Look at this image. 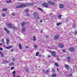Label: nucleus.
I'll list each match as a JSON object with an SVG mask.
<instances>
[{
	"mask_svg": "<svg viewBox=\"0 0 77 77\" xmlns=\"http://www.w3.org/2000/svg\"><path fill=\"white\" fill-rule=\"evenodd\" d=\"M34 17L36 19H40V17L38 16V13L36 12H35L33 13Z\"/></svg>",
	"mask_w": 77,
	"mask_h": 77,
	"instance_id": "obj_1",
	"label": "nucleus"
},
{
	"mask_svg": "<svg viewBox=\"0 0 77 77\" xmlns=\"http://www.w3.org/2000/svg\"><path fill=\"white\" fill-rule=\"evenodd\" d=\"M15 8H25L24 4H21L20 5H17L16 6Z\"/></svg>",
	"mask_w": 77,
	"mask_h": 77,
	"instance_id": "obj_2",
	"label": "nucleus"
},
{
	"mask_svg": "<svg viewBox=\"0 0 77 77\" xmlns=\"http://www.w3.org/2000/svg\"><path fill=\"white\" fill-rule=\"evenodd\" d=\"M42 5L46 8H49V5L47 3L45 2L42 4Z\"/></svg>",
	"mask_w": 77,
	"mask_h": 77,
	"instance_id": "obj_3",
	"label": "nucleus"
},
{
	"mask_svg": "<svg viewBox=\"0 0 77 77\" xmlns=\"http://www.w3.org/2000/svg\"><path fill=\"white\" fill-rule=\"evenodd\" d=\"M48 3L49 5H52V6H54L55 5V3L51 1H49L48 2Z\"/></svg>",
	"mask_w": 77,
	"mask_h": 77,
	"instance_id": "obj_4",
	"label": "nucleus"
},
{
	"mask_svg": "<svg viewBox=\"0 0 77 77\" xmlns=\"http://www.w3.org/2000/svg\"><path fill=\"white\" fill-rule=\"evenodd\" d=\"M33 4L32 3H28L27 4H24L25 7L27 6H33Z\"/></svg>",
	"mask_w": 77,
	"mask_h": 77,
	"instance_id": "obj_5",
	"label": "nucleus"
},
{
	"mask_svg": "<svg viewBox=\"0 0 77 77\" xmlns=\"http://www.w3.org/2000/svg\"><path fill=\"white\" fill-rule=\"evenodd\" d=\"M7 27L9 29H12V25L11 23L6 24Z\"/></svg>",
	"mask_w": 77,
	"mask_h": 77,
	"instance_id": "obj_6",
	"label": "nucleus"
},
{
	"mask_svg": "<svg viewBox=\"0 0 77 77\" xmlns=\"http://www.w3.org/2000/svg\"><path fill=\"white\" fill-rule=\"evenodd\" d=\"M59 38V35L58 34L56 35L54 37V39L55 40H57V39H58Z\"/></svg>",
	"mask_w": 77,
	"mask_h": 77,
	"instance_id": "obj_7",
	"label": "nucleus"
},
{
	"mask_svg": "<svg viewBox=\"0 0 77 77\" xmlns=\"http://www.w3.org/2000/svg\"><path fill=\"white\" fill-rule=\"evenodd\" d=\"M69 49L71 52H73V51H74L75 50V49L74 47H70Z\"/></svg>",
	"mask_w": 77,
	"mask_h": 77,
	"instance_id": "obj_8",
	"label": "nucleus"
},
{
	"mask_svg": "<svg viewBox=\"0 0 77 77\" xmlns=\"http://www.w3.org/2000/svg\"><path fill=\"white\" fill-rule=\"evenodd\" d=\"M4 30L6 32L7 34H9V30H8V29H7L6 28L4 27Z\"/></svg>",
	"mask_w": 77,
	"mask_h": 77,
	"instance_id": "obj_9",
	"label": "nucleus"
},
{
	"mask_svg": "<svg viewBox=\"0 0 77 77\" xmlns=\"http://www.w3.org/2000/svg\"><path fill=\"white\" fill-rule=\"evenodd\" d=\"M6 44L7 45H9V38H6Z\"/></svg>",
	"mask_w": 77,
	"mask_h": 77,
	"instance_id": "obj_10",
	"label": "nucleus"
},
{
	"mask_svg": "<svg viewBox=\"0 0 77 77\" xmlns=\"http://www.w3.org/2000/svg\"><path fill=\"white\" fill-rule=\"evenodd\" d=\"M65 67L66 69L68 70V69H69V67L68 65H67V64L65 65Z\"/></svg>",
	"mask_w": 77,
	"mask_h": 77,
	"instance_id": "obj_11",
	"label": "nucleus"
},
{
	"mask_svg": "<svg viewBox=\"0 0 77 77\" xmlns=\"http://www.w3.org/2000/svg\"><path fill=\"white\" fill-rule=\"evenodd\" d=\"M51 54L52 56H56V52H55L52 51V52H51Z\"/></svg>",
	"mask_w": 77,
	"mask_h": 77,
	"instance_id": "obj_12",
	"label": "nucleus"
},
{
	"mask_svg": "<svg viewBox=\"0 0 77 77\" xmlns=\"http://www.w3.org/2000/svg\"><path fill=\"white\" fill-rule=\"evenodd\" d=\"M63 4H61L59 5L60 8V9H63Z\"/></svg>",
	"mask_w": 77,
	"mask_h": 77,
	"instance_id": "obj_13",
	"label": "nucleus"
},
{
	"mask_svg": "<svg viewBox=\"0 0 77 77\" xmlns=\"http://www.w3.org/2000/svg\"><path fill=\"white\" fill-rule=\"evenodd\" d=\"M25 12L26 13H28L29 12V10L28 9H26L25 10Z\"/></svg>",
	"mask_w": 77,
	"mask_h": 77,
	"instance_id": "obj_14",
	"label": "nucleus"
},
{
	"mask_svg": "<svg viewBox=\"0 0 77 77\" xmlns=\"http://www.w3.org/2000/svg\"><path fill=\"white\" fill-rule=\"evenodd\" d=\"M25 24H26V23H25V22H22L21 25V26H22V27H24V26H25Z\"/></svg>",
	"mask_w": 77,
	"mask_h": 77,
	"instance_id": "obj_15",
	"label": "nucleus"
},
{
	"mask_svg": "<svg viewBox=\"0 0 77 77\" xmlns=\"http://www.w3.org/2000/svg\"><path fill=\"white\" fill-rule=\"evenodd\" d=\"M67 60H68V62L69 63H70V61H71V57H68L67 58Z\"/></svg>",
	"mask_w": 77,
	"mask_h": 77,
	"instance_id": "obj_16",
	"label": "nucleus"
},
{
	"mask_svg": "<svg viewBox=\"0 0 77 77\" xmlns=\"http://www.w3.org/2000/svg\"><path fill=\"white\" fill-rule=\"evenodd\" d=\"M59 45V47L60 48H63V47H64V46H63V45L61 44H60Z\"/></svg>",
	"mask_w": 77,
	"mask_h": 77,
	"instance_id": "obj_17",
	"label": "nucleus"
},
{
	"mask_svg": "<svg viewBox=\"0 0 77 77\" xmlns=\"http://www.w3.org/2000/svg\"><path fill=\"white\" fill-rule=\"evenodd\" d=\"M12 47H13V46H10L9 47H6V48H7V49H10V48H11Z\"/></svg>",
	"mask_w": 77,
	"mask_h": 77,
	"instance_id": "obj_18",
	"label": "nucleus"
},
{
	"mask_svg": "<svg viewBox=\"0 0 77 77\" xmlns=\"http://www.w3.org/2000/svg\"><path fill=\"white\" fill-rule=\"evenodd\" d=\"M19 48L20 49H22V46L21 45V44L20 43L19 45Z\"/></svg>",
	"mask_w": 77,
	"mask_h": 77,
	"instance_id": "obj_19",
	"label": "nucleus"
},
{
	"mask_svg": "<svg viewBox=\"0 0 77 77\" xmlns=\"http://www.w3.org/2000/svg\"><path fill=\"white\" fill-rule=\"evenodd\" d=\"M51 76L52 77H56L57 76V75L55 73H53Z\"/></svg>",
	"mask_w": 77,
	"mask_h": 77,
	"instance_id": "obj_20",
	"label": "nucleus"
},
{
	"mask_svg": "<svg viewBox=\"0 0 77 77\" xmlns=\"http://www.w3.org/2000/svg\"><path fill=\"white\" fill-rule=\"evenodd\" d=\"M14 30H17V28L16 27V26H14L13 28Z\"/></svg>",
	"mask_w": 77,
	"mask_h": 77,
	"instance_id": "obj_21",
	"label": "nucleus"
},
{
	"mask_svg": "<svg viewBox=\"0 0 77 77\" xmlns=\"http://www.w3.org/2000/svg\"><path fill=\"white\" fill-rule=\"evenodd\" d=\"M2 42L4 44H5V40H4V38H2L1 40Z\"/></svg>",
	"mask_w": 77,
	"mask_h": 77,
	"instance_id": "obj_22",
	"label": "nucleus"
},
{
	"mask_svg": "<svg viewBox=\"0 0 77 77\" xmlns=\"http://www.w3.org/2000/svg\"><path fill=\"white\" fill-rule=\"evenodd\" d=\"M61 24H62L61 23H56V25L57 26H59L60 25H61Z\"/></svg>",
	"mask_w": 77,
	"mask_h": 77,
	"instance_id": "obj_23",
	"label": "nucleus"
},
{
	"mask_svg": "<svg viewBox=\"0 0 77 77\" xmlns=\"http://www.w3.org/2000/svg\"><path fill=\"white\" fill-rule=\"evenodd\" d=\"M33 41H36V40L37 39H36V37H35V36H33Z\"/></svg>",
	"mask_w": 77,
	"mask_h": 77,
	"instance_id": "obj_24",
	"label": "nucleus"
},
{
	"mask_svg": "<svg viewBox=\"0 0 77 77\" xmlns=\"http://www.w3.org/2000/svg\"><path fill=\"white\" fill-rule=\"evenodd\" d=\"M22 32H24L26 31V28H25V27L24 28H23L22 29Z\"/></svg>",
	"mask_w": 77,
	"mask_h": 77,
	"instance_id": "obj_25",
	"label": "nucleus"
},
{
	"mask_svg": "<svg viewBox=\"0 0 77 77\" xmlns=\"http://www.w3.org/2000/svg\"><path fill=\"white\" fill-rule=\"evenodd\" d=\"M9 65L10 66H13V65H14V63H10Z\"/></svg>",
	"mask_w": 77,
	"mask_h": 77,
	"instance_id": "obj_26",
	"label": "nucleus"
},
{
	"mask_svg": "<svg viewBox=\"0 0 77 77\" xmlns=\"http://www.w3.org/2000/svg\"><path fill=\"white\" fill-rule=\"evenodd\" d=\"M8 10V9L6 8H3L2 9V10L3 11H7V10Z\"/></svg>",
	"mask_w": 77,
	"mask_h": 77,
	"instance_id": "obj_27",
	"label": "nucleus"
},
{
	"mask_svg": "<svg viewBox=\"0 0 77 77\" xmlns=\"http://www.w3.org/2000/svg\"><path fill=\"white\" fill-rule=\"evenodd\" d=\"M72 75V73H70L69 75H67V76H68V77H71Z\"/></svg>",
	"mask_w": 77,
	"mask_h": 77,
	"instance_id": "obj_28",
	"label": "nucleus"
},
{
	"mask_svg": "<svg viewBox=\"0 0 77 77\" xmlns=\"http://www.w3.org/2000/svg\"><path fill=\"white\" fill-rule=\"evenodd\" d=\"M55 65L57 66V67H58V66H59V65H58V63H55Z\"/></svg>",
	"mask_w": 77,
	"mask_h": 77,
	"instance_id": "obj_29",
	"label": "nucleus"
},
{
	"mask_svg": "<svg viewBox=\"0 0 77 77\" xmlns=\"http://www.w3.org/2000/svg\"><path fill=\"white\" fill-rule=\"evenodd\" d=\"M2 17H5V14L4 13H3L2 14Z\"/></svg>",
	"mask_w": 77,
	"mask_h": 77,
	"instance_id": "obj_30",
	"label": "nucleus"
},
{
	"mask_svg": "<svg viewBox=\"0 0 77 77\" xmlns=\"http://www.w3.org/2000/svg\"><path fill=\"white\" fill-rule=\"evenodd\" d=\"M26 71L27 72H29L28 68H27L26 69Z\"/></svg>",
	"mask_w": 77,
	"mask_h": 77,
	"instance_id": "obj_31",
	"label": "nucleus"
},
{
	"mask_svg": "<svg viewBox=\"0 0 77 77\" xmlns=\"http://www.w3.org/2000/svg\"><path fill=\"white\" fill-rule=\"evenodd\" d=\"M4 56H5V55L4 54H2L1 55V57H4Z\"/></svg>",
	"mask_w": 77,
	"mask_h": 77,
	"instance_id": "obj_32",
	"label": "nucleus"
},
{
	"mask_svg": "<svg viewBox=\"0 0 77 77\" xmlns=\"http://www.w3.org/2000/svg\"><path fill=\"white\" fill-rule=\"evenodd\" d=\"M52 72H55V69H54V68H53L52 70Z\"/></svg>",
	"mask_w": 77,
	"mask_h": 77,
	"instance_id": "obj_33",
	"label": "nucleus"
},
{
	"mask_svg": "<svg viewBox=\"0 0 77 77\" xmlns=\"http://www.w3.org/2000/svg\"><path fill=\"white\" fill-rule=\"evenodd\" d=\"M38 54H39V52H37L36 53V55H35L36 56H38Z\"/></svg>",
	"mask_w": 77,
	"mask_h": 77,
	"instance_id": "obj_34",
	"label": "nucleus"
},
{
	"mask_svg": "<svg viewBox=\"0 0 77 77\" xmlns=\"http://www.w3.org/2000/svg\"><path fill=\"white\" fill-rule=\"evenodd\" d=\"M61 17H62V16L61 15H59L58 16V18H61Z\"/></svg>",
	"mask_w": 77,
	"mask_h": 77,
	"instance_id": "obj_35",
	"label": "nucleus"
},
{
	"mask_svg": "<svg viewBox=\"0 0 77 77\" xmlns=\"http://www.w3.org/2000/svg\"><path fill=\"white\" fill-rule=\"evenodd\" d=\"M16 72L15 70L13 72H12L13 74H15Z\"/></svg>",
	"mask_w": 77,
	"mask_h": 77,
	"instance_id": "obj_36",
	"label": "nucleus"
},
{
	"mask_svg": "<svg viewBox=\"0 0 77 77\" xmlns=\"http://www.w3.org/2000/svg\"><path fill=\"white\" fill-rule=\"evenodd\" d=\"M34 47L35 48H37V46L36 45H34Z\"/></svg>",
	"mask_w": 77,
	"mask_h": 77,
	"instance_id": "obj_37",
	"label": "nucleus"
},
{
	"mask_svg": "<svg viewBox=\"0 0 77 77\" xmlns=\"http://www.w3.org/2000/svg\"><path fill=\"white\" fill-rule=\"evenodd\" d=\"M26 16L27 17H29L30 16V14H28V13H27L26 14Z\"/></svg>",
	"mask_w": 77,
	"mask_h": 77,
	"instance_id": "obj_38",
	"label": "nucleus"
},
{
	"mask_svg": "<svg viewBox=\"0 0 77 77\" xmlns=\"http://www.w3.org/2000/svg\"><path fill=\"white\" fill-rule=\"evenodd\" d=\"M14 69V66L12 67L11 68V70H12Z\"/></svg>",
	"mask_w": 77,
	"mask_h": 77,
	"instance_id": "obj_39",
	"label": "nucleus"
},
{
	"mask_svg": "<svg viewBox=\"0 0 77 77\" xmlns=\"http://www.w3.org/2000/svg\"><path fill=\"white\" fill-rule=\"evenodd\" d=\"M46 73H48L49 72V70H47L46 72Z\"/></svg>",
	"mask_w": 77,
	"mask_h": 77,
	"instance_id": "obj_40",
	"label": "nucleus"
},
{
	"mask_svg": "<svg viewBox=\"0 0 77 77\" xmlns=\"http://www.w3.org/2000/svg\"><path fill=\"white\" fill-rule=\"evenodd\" d=\"M14 51V49L13 48L11 49V52Z\"/></svg>",
	"mask_w": 77,
	"mask_h": 77,
	"instance_id": "obj_41",
	"label": "nucleus"
},
{
	"mask_svg": "<svg viewBox=\"0 0 77 77\" xmlns=\"http://www.w3.org/2000/svg\"><path fill=\"white\" fill-rule=\"evenodd\" d=\"M11 15H13V16H15V13H12Z\"/></svg>",
	"mask_w": 77,
	"mask_h": 77,
	"instance_id": "obj_42",
	"label": "nucleus"
},
{
	"mask_svg": "<svg viewBox=\"0 0 77 77\" xmlns=\"http://www.w3.org/2000/svg\"><path fill=\"white\" fill-rule=\"evenodd\" d=\"M37 8H38V9H40V10H41V11H42V10L41 9V8H39V7Z\"/></svg>",
	"mask_w": 77,
	"mask_h": 77,
	"instance_id": "obj_43",
	"label": "nucleus"
},
{
	"mask_svg": "<svg viewBox=\"0 0 77 77\" xmlns=\"http://www.w3.org/2000/svg\"><path fill=\"white\" fill-rule=\"evenodd\" d=\"M62 51L63 52V53H65V50L64 49H63L62 50Z\"/></svg>",
	"mask_w": 77,
	"mask_h": 77,
	"instance_id": "obj_44",
	"label": "nucleus"
},
{
	"mask_svg": "<svg viewBox=\"0 0 77 77\" xmlns=\"http://www.w3.org/2000/svg\"><path fill=\"white\" fill-rule=\"evenodd\" d=\"M9 61L6 60L5 61V63H9Z\"/></svg>",
	"mask_w": 77,
	"mask_h": 77,
	"instance_id": "obj_45",
	"label": "nucleus"
},
{
	"mask_svg": "<svg viewBox=\"0 0 77 77\" xmlns=\"http://www.w3.org/2000/svg\"><path fill=\"white\" fill-rule=\"evenodd\" d=\"M74 34H75V35H77V31H75Z\"/></svg>",
	"mask_w": 77,
	"mask_h": 77,
	"instance_id": "obj_46",
	"label": "nucleus"
},
{
	"mask_svg": "<svg viewBox=\"0 0 77 77\" xmlns=\"http://www.w3.org/2000/svg\"><path fill=\"white\" fill-rule=\"evenodd\" d=\"M3 48H0V50L2 51V50H3Z\"/></svg>",
	"mask_w": 77,
	"mask_h": 77,
	"instance_id": "obj_47",
	"label": "nucleus"
},
{
	"mask_svg": "<svg viewBox=\"0 0 77 77\" xmlns=\"http://www.w3.org/2000/svg\"><path fill=\"white\" fill-rule=\"evenodd\" d=\"M57 60H59V57H57Z\"/></svg>",
	"mask_w": 77,
	"mask_h": 77,
	"instance_id": "obj_48",
	"label": "nucleus"
},
{
	"mask_svg": "<svg viewBox=\"0 0 77 77\" xmlns=\"http://www.w3.org/2000/svg\"><path fill=\"white\" fill-rule=\"evenodd\" d=\"M57 70L58 71V72H59V68H57Z\"/></svg>",
	"mask_w": 77,
	"mask_h": 77,
	"instance_id": "obj_49",
	"label": "nucleus"
},
{
	"mask_svg": "<svg viewBox=\"0 0 77 77\" xmlns=\"http://www.w3.org/2000/svg\"><path fill=\"white\" fill-rule=\"evenodd\" d=\"M26 48H29V46H26Z\"/></svg>",
	"mask_w": 77,
	"mask_h": 77,
	"instance_id": "obj_50",
	"label": "nucleus"
},
{
	"mask_svg": "<svg viewBox=\"0 0 77 77\" xmlns=\"http://www.w3.org/2000/svg\"><path fill=\"white\" fill-rule=\"evenodd\" d=\"M15 77V74H13V77Z\"/></svg>",
	"mask_w": 77,
	"mask_h": 77,
	"instance_id": "obj_51",
	"label": "nucleus"
},
{
	"mask_svg": "<svg viewBox=\"0 0 77 77\" xmlns=\"http://www.w3.org/2000/svg\"><path fill=\"white\" fill-rule=\"evenodd\" d=\"M2 54V52L1 51H0V54Z\"/></svg>",
	"mask_w": 77,
	"mask_h": 77,
	"instance_id": "obj_52",
	"label": "nucleus"
},
{
	"mask_svg": "<svg viewBox=\"0 0 77 77\" xmlns=\"http://www.w3.org/2000/svg\"><path fill=\"white\" fill-rule=\"evenodd\" d=\"M12 60L13 61V62L15 61V59L13 58V59H12Z\"/></svg>",
	"mask_w": 77,
	"mask_h": 77,
	"instance_id": "obj_53",
	"label": "nucleus"
},
{
	"mask_svg": "<svg viewBox=\"0 0 77 77\" xmlns=\"http://www.w3.org/2000/svg\"><path fill=\"white\" fill-rule=\"evenodd\" d=\"M51 57V56H50L49 55L48 56V57H49V58H50Z\"/></svg>",
	"mask_w": 77,
	"mask_h": 77,
	"instance_id": "obj_54",
	"label": "nucleus"
},
{
	"mask_svg": "<svg viewBox=\"0 0 77 77\" xmlns=\"http://www.w3.org/2000/svg\"><path fill=\"white\" fill-rule=\"evenodd\" d=\"M18 1H23V0H18Z\"/></svg>",
	"mask_w": 77,
	"mask_h": 77,
	"instance_id": "obj_55",
	"label": "nucleus"
},
{
	"mask_svg": "<svg viewBox=\"0 0 77 77\" xmlns=\"http://www.w3.org/2000/svg\"><path fill=\"white\" fill-rule=\"evenodd\" d=\"M2 43H0V45H2Z\"/></svg>",
	"mask_w": 77,
	"mask_h": 77,
	"instance_id": "obj_56",
	"label": "nucleus"
},
{
	"mask_svg": "<svg viewBox=\"0 0 77 77\" xmlns=\"http://www.w3.org/2000/svg\"><path fill=\"white\" fill-rule=\"evenodd\" d=\"M9 2L10 3V2H12V1H11V0H10L9 1Z\"/></svg>",
	"mask_w": 77,
	"mask_h": 77,
	"instance_id": "obj_57",
	"label": "nucleus"
},
{
	"mask_svg": "<svg viewBox=\"0 0 77 77\" xmlns=\"http://www.w3.org/2000/svg\"><path fill=\"white\" fill-rule=\"evenodd\" d=\"M44 63H45V64H47V62H44Z\"/></svg>",
	"mask_w": 77,
	"mask_h": 77,
	"instance_id": "obj_58",
	"label": "nucleus"
},
{
	"mask_svg": "<svg viewBox=\"0 0 77 77\" xmlns=\"http://www.w3.org/2000/svg\"><path fill=\"white\" fill-rule=\"evenodd\" d=\"M7 3H9V1H7Z\"/></svg>",
	"mask_w": 77,
	"mask_h": 77,
	"instance_id": "obj_59",
	"label": "nucleus"
},
{
	"mask_svg": "<svg viewBox=\"0 0 77 77\" xmlns=\"http://www.w3.org/2000/svg\"><path fill=\"white\" fill-rule=\"evenodd\" d=\"M40 23H42V21H40Z\"/></svg>",
	"mask_w": 77,
	"mask_h": 77,
	"instance_id": "obj_60",
	"label": "nucleus"
},
{
	"mask_svg": "<svg viewBox=\"0 0 77 77\" xmlns=\"http://www.w3.org/2000/svg\"><path fill=\"white\" fill-rule=\"evenodd\" d=\"M46 38H48V37L47 36H46Z\"/></svg>",
	"mask_w": 77,
	"mask_h": 77,
	"instance_id": "obj_61",
	"label": "nucleus"
},
{
	"mask_svg": "<svg viewBox=\"0 0 77 77\" xmlns=\"http://www.w3.org/2000/svg\"><path fill=\"white\" fill-rule=\"evenodd\" d=\"M41 32H42V31L41 30Z\"/></svg>",
	"mask_w": 77,
	"mask_h": 77,
	"instance_id": "obj_62",
	"label": "nucleus"
},
{
	"mask_svg": "<svg viewBox=\"0 0 77 77\" xmlns=\"http://www.w3.org/2000/svg\"><path fill=\"white\" fill-rule=\"evenodd\" d=\"M36 6H35V8H36Z\"/></svg>",
	"mask_w": 77,
	"mask_h": 77,
	"instance_id": "obj_63",
	"label": "nucleus"
},
{
	"mask_svg": "<svg viewBox=\"0 0 77 77\" xmlns=\"http://www.w3.org/2000/svg\"><path fill=\"white\" fill-rule=\"evenodd\" d=\"M55 0V1H57V0Z\"/></svg>",
	"mask_w": 77,
	"mask_h": 77,
	"instance_id": "obj_64",
	"label": "nucleus"
}]
</instances>
